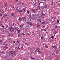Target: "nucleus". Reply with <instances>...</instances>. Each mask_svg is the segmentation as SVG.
<instances>
[{"label": "nucleus", "instance_id": "obj_56", "mask_svg": "<svg viewBox=\"0 0 60 60\" xmlns=\"http://www.w3.org/2000/svg\"><path fill=\"white\" fill-rule=\"evenodd\" d=\"M29 17L32 18V16H29Z\"/></svg>", "mask_w": 60, "mask_h": 60}, {"label": "nucleus", "instance_id": "obj_21", "mask_svg": "<svg viewBox=\"0 0 60 60\" xmlns=\"http://www.w3.org/2000/svg\"><path fill=\"white\" fill-rule=\"evenodd\" d=\"M1 53V54H4V51H2Z\"/></svg>", "mask_w": 60, "mask_h": 60}, {"label": "nucleus", "instance_id": "obj_35", "mask_svg": "<svg viewBox=\"0 0 60 60\" xmlns=\"http://www.w3.org/2000/svg\"><path fill=\"white\" fill-rule=\"evenodd\" d=\"M44 37L43 36L41 37V39H44Z\"/></svg>", "mask_w": 60, "mask_h": 60}, {"label": "nucleus", "instance_id": "obj_25", "mask_svg": "<svg viewBox=\"0 0 60 60\" xmlns=\"http://www.w3.org/2000/svg\"><path fill=\"white\" fill-rule=\"evenodd\" d=\"M31 58L32 59H33V60H34V59H35L34 58H33V57L32 56H31Z\"/></svg>", "mask_w": 60, "mask_h": 60}, {"label": "nucleus", "instance_id": "obj_61", "mask_svg": "<svg viewBox=\"0 0 60 60\" xmlns=\"http://www.w3.org/2000/svg\"><path fill=\"white\" fill-rule=\"evenodd\" d=\"M24 36L26 34V33H25V32H24Z\"/></svg>", "mask_w": 60, "mask_h": 60}, {"label": "nucleus", "instance_id": "obj_14", "mask_svg": "<svg viewBox=\"0 0 60 60\" xmlns=\"http://www.w3.org/2000/svg\"><path fill=\"white\" fill-rule=\"evenodd\" d=\"M44 8L45 9H47L48 8V6L47 5H45L44 6Z\"/></svg>", "mask_w": 60, "mask_h": 60}, {"label": "nucleus", "instance_id": "obj_16", "mask_svg": "<svg viewBox=\"0 0 60 60\" xmlns=\"http://www.w3.org/2000/svg\"><path fill=\"white\" fill-rule=\"evenodd\" d=\"M29 25L30 26H32V22H29Z\"/></svg>", "mask_w": 60, "mask_h": 60}, {"label": "nucleus", "instance_id": "obj_19", "mask_svg": "<svg viewBox=\"0 0 60 60\" xmlns=\"http://www.w3.org/2000/svg\"><path fill=\"white\" fill-rule=\"evenodd\" d=\"M42 31H45V32H46V30H45L44 28L43 29V30H42Z\"/></svg>", "mask_w": 60, "mask_h": 60}, {"label": "nucleus", "instance_id": "obj_10", "mask_svg": "<svg viewBox=\"0 0 60 60\" xmlns=\"http://www.w3.org/2000/svg\"><path fill=\"white\" fill-rule=\"evenodd\" d=\"M32 11L34 13H35V10H34V9L33 8L32 9Z\"/></svg>", "mask_w": 60, "mask_h": 60}, {"label": "nucleus", "instance_id": "obj_60", "mask_svg": "<svg viewBox=\"0 0 60 60\" xmlns=\"http://www.w3.org/2000/svg\"><path fill=\"white\" fill-rule=\"evenodd\" d=\"M9 40H12V39H11V38H10L9 39Z\"/></svg>", "mask_w": 60, "mask_h": 60}, {"label": "nucleus", "instance_id": "obj_64", "mask_svg": "<svg viewBox=\"0 0 60 60\" xmlns=\"http://www.w3.org/2000/svg\"><path fill=\"white\" fill-rule=\"evenodd\" d=\"M4 49V51H5L6 50V49Z\"/></svg>", "mask_w": 60, "mask_h": 60}, {"label": "nucleus", "instance_id": "obj_15", "mask_svg": "<svg viewBox=\"0 0 60 60\" xmlns=\"http://www.w3.org/2000/svg\"><path fill=\"white\" fill-rule=\"evenodd\" d=\"M54 27H55V28L56 29V28H57V27H58V26H57L56 25Z\"/></svg>", "mask_w": 60, "mask_h": 60}, {"label": "nucleus", "instance_id": "obj_48", "mask_svg": "<svg viewBox=\"0 0 60 60\" xmlns=\"http://www.w3.org/2000/svg\"><path fill=\"white\" fill-rule=\"evenodd\" d=\"M54 34L55 35L56 34V31H55L54 32Z\"/></svg>", "mask_w": 60, "mask_h": 60}, {"label": "nucleus", "instance_id": "obj_36", "mask_svg": "<svg viewBox=\"0 0 60 60\" xmlns=\"http://www.w3.org/2000/svg\"><path fill=\"white\" fill-rule=\"evenodd\" d=\"M27 12L28 14H29V11H28V10L27 11Z\"/></svg>", "mask_w": 60, "mask_h": 60}, {"label": "nucleus", "instance_id": "obj_2", "mask_svg": "<svg viewBox=\"0 0 60 60\" xmlns=\"http://www.w3.org/2000/svg\"><path fill=\"white\" fill-rule=\"evenodd\" d=\"M36 26L37 27H38V28H39V27H40V25H39V23H37L36 24Z\"/></svg>", "mask_w": 60, "mask_h": 60}, {"label": "nucleus", "instance_id": "obj_31", "mask_svg": "<svg viewBox=\"0 0 60 60\" xmlns=\"http://www.w3.org/2000/svg\"><path fill=\"white\" fill-rule=\"evenodd\" d=\"M13 55V53L12 51H11V54L10 55Z\"/></svg>", "mask_w": 60, "mask_h": 60}, {"label": "nucleus", "instance_id": "obj_49", "mask_svg": "<svg viewBox=\"0 0 60 60\" xmlns=\"http://www.w3.org/2000/svg\"><path fill=\"white\" fill-rule=\"evenodd\" d=\"M11 35H13L14 34H13V33L12 32L11 33Z\"/></svg>", "mask_w": 60, "mask_h": 60}, {"label": "nucleus", "instance_id": "obj_30", "mask_svg": "<svg viewBox=\"0 0 60 60\" xmlns=\"http://www.w3.org/2000/svg\"><path fill=\"white\" fill-rule=\"evenodd\" d=\"M5 44V43L4 42H3V45H4Z\"/></svg>", "mask_w": 60, "mask_h": 60}, {"label": "nucleus", "instance_id": "obj_46", "mask_svg": "<svg viewBox=\"0 0 60 60\" xmlns=\"http://www.w3.org/2000/svg\"><path fill=\"white\" fill-rule=\"evenodd\" d=\"M22 35H23V36H24V32L22 34Z\"/></svg>", "mask_w": 60, "mask_h": 60}, {"label": "nucleus", "instance_id": "obj_23", "mask_svg": "<svg viewBox=\"0 0 60 60\" xmlns=\"http://www.w3.org/2000/svg\"><path fill=\"white\" fill-rule=\"evenodd\" d=\"M36 0L35 1H34V2H33L34 4H33V5H35V4L34 3H35V2H36Z\"/></svg>", "mask_w": 60, "mask_h": 60}, {"label": "nucleus", "instance_id": "obj_13", "mask_svg": "<svg viewBox=\"0 0 60 60\" xmlns=\"http://www.w3.org/2000/svg\"><path fill=\"white\" fill-rule=\"evenodd\" d=\"M56 54H57V55H58V53H59V51H58V50H56Z\"/></svg>", "mask_w": 60, "mask_h": 60}, {"label": "nucleus", "instance_id": "obj_4", "mask_svg": "<svg viewBox=\"0 0 60 60\" xmlns=\"http://www.w3.org/2000/svg\"><path fill=\"white\" fill-rule=\"evenodd\" d=\"M22 11H23V10H20L18 11H17V12L19 13H20V12H21Z\"/></svg>", "mask_w": 60, "mask_h": 60}, {"label": "nucleus", "instance_id": "obj_62", "mask_svg": "<svg viewBox=\"0 0 60 60\" xmlns=\"http://www.w3.org/2000/svg\"><path fill=\"white\" fill-rule=\"evenodd\" d=\"M6 49H8V47H6Z\"/></svg>", "mask_w": 60, "mask_h": 60}, {"label": "nucleus", "instance_id": "obj_26", "mask_svg": "<svg viewBox=\"0 0 60 60\" xmlns=\"http://www.w3.org/2000/svg\"><path fill=\"white\" fill-rule=\"evenodd\" d=\"M2 13H3V12H0V15H2Z\"/></svg>", "mask_w": 60, "mask_h": 60}, {"label": "nucleus", "instance_id": "obj_17", "mask_svg": "<svg viewBox=\"0 0 60 60\" xmlns=\"http://www.w3.org/2000/svg\"><path fill=\"white\" fill-rule=\"evenodd\" d=\"M14 30H15L13 28L12 29V30L11 31V32H14Z\"/></svg>", "mask_w": 60, "mask_h": 60}, {"label": "nucleus", "instance_id": "obj_27", "mask_svg": "<svg viewBox=\"0 0 60 60\" xmlns=\"http://www.w3.org/2000/svg\"><path fill=\"white\" fill-rule=\"evenodd\" d=\"M12 26H11V27H10L9 28V29H12L13 28H12Z\"/></svg>", "mask_w": 60, "mask_h": 60}, {"label": "nucleus", "instance_id": "obj_22", "mask_svg": "<svg viewBox=\"0 0 60 60\" xmlns=\"http://www.w3.org/2000/svg\"><path fill=\"white\" fill-rule=\"evenodd\" d=\"M15 10H16L15 11H16V12H17V11H19V9L18 8H16L15 9Z\"/></svg>", "mask_w": 60, "mask_h": 60}, {"label": "nucleus", "instance_id": "obj_53", "mask_svg": "<svg viewBox=\"0 0 60 60\" xmlns=\"http://www.w3.org/2000/svg\"><path fill=\"white\" fill-rule=\"evenodd\" d=\"M15 1L16 2L18 1V0H15Z\"/></svg>", "mask_w": 60, "mask_h": 60}, {"label": "nucleus", "instance_id": "obj_20", "mask_svg": "<svg viewBox=\"0 0 60 60\" xmlns=\"http://www.w3.org/2000/svg\"><path fill=\"white\" fill-rule=\"evenodd\" d=\"M21 34H18V37H20V35Z\"/></svg>", "mask_w": 60, "mask_h": 60}, {"label": "nucleus", "instance_id": "obj_41", "mask_svg": "<svg viewBox=\"0 0 60 60\" xmlns=\"http://www.w3.org/2000/svg\"><path fill=\"white\" fill-rule=\"evenodd\" d=\"M11 8H14V7H13V5H11Z\"/></svg>", "mask_w": 60, "mask_h": 60}, {"label": "nucleus", "instance_id": "obj_63", "mask_svg": "<svg viewBox=\"0 0 60 60\" xmlns=\"http://www.w3.org/2000/svg\"><path fill=\"white\" fill-rule=\"evenodd\" d=\"M46 47L47 48H48V46L47 45L46 46Z\"/></svg>", "mask_w": 60, "mask_h": 60}, {"label": "nucleus", "instance_id": "obj_39", "mask_svg": "<svg viewBox=\"0 0 60 60\" xmlns=\"http://www.w3.org/2000/svg\"><path fill=\"white\" fill-rule=\"evenodd\" d=\"M57 23H59V20L57 19Z\"/></svg>", "mask_w": 60, "mask_h": 60}, {"label": "nucleus", "instance_id": "obj_50", "mask_svg": "<svg viewBox=\"0 0 60 60\" xmlns=\"http://www.w3.org/2000/svg\"><path fill=\"white\" fill-rule=\"evenodd\" d=\"M31 13H30L29 14V16H31Z\"/></svg>", "mask_w": 60, "mask_h": 60}, {"label": "nucleus", "instance_id": "obj_29", "mask_svg": "<svg viewBox=\"0 0 60 60\" xmlns=\"http://www.w3.org/2000/svg\"><path fill=\"white\" fill-rule=\"evenodd\" d=\"M36 50L37 51H38V50H39V49H38V48H37V49H36Z\"/></svg>", "mask_w": 60, "mask_h": 60}, {"label": "nucleus", "instance_id": "obj_6", "mask_svg": "<svg viewBox=\"0 0 60 60\" xmlns=\"http://www.w3.org/2000/svg\"><path fill=\"white\" fill-rule=\"evenodd\" d=\"M36 16V14H33L32 15V17H35Z\"/></svg>", "mask_w": 60, "mask_h": 60}, {"label": "nucleus", "instance_id": "obj_32", "mask_svg": "<svg viewBox=\"0 0 60 60\" xmlns=\"http://www.w3.org/2000/svg\"><path fill=\"white\" fill-rule=\"evenodd\" d=\"M53 59H52V58L51 57V58H50L49 59V60H52Z\"/></svg>", "mask_w": 60, "mask_h": 60}, {"label": "nucleus", "instance_id": "obj_3", "mask_svg": "<svg viewBox=\"0 0 60 60\" xmlns=\"http://www.w3.org/2000/svg\"><path fill=\"white\" fill-rule=\"evenodd\" d=\"M18 20L20 21H22V19L21 17H19V19Z\"/></svg>", "mask_w": 60, "mask_h": 60}, {"label": "nucleus", "instance_id": "obj_57", "mask_svg": "<svg viewBox=\"0 0 60 60\" xmlns=\"http://www.w3.org/2000/svg\"><path fill=\"white\" fill-rule=\"evenodd\" d=\"M16 29H17V28L16 27H15L14 28V29H15V30Z\"/></svg>", "mask_w": 60, "mask_h": 60}, {"label": "nucleus", "instance_id": "obj_40", "mask_svg": "<svg viewBox=\"0 0 60 60\" xmlns=\"http://www.w3.org/2000/svg\"><path fill=\"white\" fill-rule=\"evenodd\" d=\"M41 23L42 24H43V25H44V24L45 23V22H42Z\"/></svg>", "mask_w": 60, "mask_h": 60}, {"label": "nucleus", "instance_id": "obj_44", "mask_svg": "<svg viewBox=\"0 0 60 60\" xmlns=\"http://www.w3.org/2000/svg\"><path fill=\"white\" fill-rule=\"evenodd\" d=\"M22 48V49H23V46H22V47L21 48V49H22L21 48Z\"/></svg>", "mask_w": 60, "mask_h": 60}, {"label": "nucleus", "instance_id": "obj_12", "mask_svg": "<svg viewBox=\"0 0 60 60\" xmlns=\"http://www.w3.org/2000/svg\"><path fill=\"white\" fill-rule=\"evenodd\" d=\"M41 13H43V12L44 11V10H43V9H42L41 10Z\"/></svg>", "mask_w": 60, "mask_h": 60}, {"label": "nucleus", "instance_id": "obj_52", "mask_svg": "<svg viewBox=\"0 0 60 60\" xmlns=\"http://www.w3.org/2000/svg\"><path fill=\"white\" fill-rule=\"evenodd\" d=\"M5 47H4V49L5 48H6V46L5 45Z\"/></svg>", "mask_w": 60, "mask_h": 60}, {"label": "nucleus", "instance_id": "obj_24", "mask_svg": "<svg viewBox=\"0 0 60 60\" xmlns=\"http://www.w3.org/2000/svg\"><path fill=\"white\" fill-rule=\"evenodd\" d=\"M29 22H30L29 21H27L26 22L27 24H29Z\"/></svg>", "mask_w": 60, "mask_h": 60}, {"label": "nucleus", "instance_id": "obj_43", "mask_svg": "<svg viewBox=\"0 0 60 60\" xmlns=\"http://www.w3.org/2000/svg\"><path fill=\"white\" fill-rule=\"evenodd\" d=\"M12 52L14 54H15V51H12Z\"/></svg>", "mask_w": 60, "mask_h": 60}, {"label": "nucleus", "instance_id": "obj_45", "mask_svg": "<svg viewBox=\"0 0 60 60\" xmlns=\"http://www.w3.org/2000/svg\"><path fill=\"white\" fill-rule=\"evenodd\" d=\"M49 21H52V20L51 19H50V20H49Z\"/></svg>", "mask_w": 60, "mask_h": 60}, {"label": "nucleus", "instance_id": "obj_8", "mask_svg": "<svg viewBox=\"0 0 60 60\" xmlns=\"http://www.w3.org/2000/svg\"><path fill=\"white\" fill-rule=\"evenodd\" d=\"M40 5H39L38 6V8L37 9L39 10H40V9H41V8L40 7Z\"/></svg>", "mask_w": 60, "mask_h": 60}, {"label": "nucleus", "instance_id": "obj_38", "mask_svg": "<svg viewBox=\"0 0 60 60\" xmlns=\"http://www.w3.org/2000/svg\"><path fill=\"white\" fill-rule=\"evenodd\" d=\"M17 31L18 32V33H19V32H20V30H17Z\"/></svg>", "mask_w": 60, "mask_h": 60}, {"label": "nucleus", "instance_id": "obj_7", "mask_svg": "<svg viewBox=\"0 0 60 60\" xmlns=\"http://www.w3.org/2000/svg\"><path fill=\"white\" fill-rule=\"evenodd\" d=\"M24 26V23H22L21 24V25L20 26H19L20 27H23Z\"/></svg>", "mask_w": 60, "mask_h": 60}, {"label": "nucleus", "instance_id": "obj_9", "mask_svg": "<svg viewBox=\"0 0 60 60\" xmlns=\"http://www.w3.org/2000/svg\"><path fill=\"white\" fill-rule=\"evenodd\" d=\"M41 19H38V22H39V23H41Z\"/></svg>", "mask_w": 60, "mask_h": 60}, {"label": "nucleus", "instance_id": "obj_55", "mask_svg": "<svg viewBox=\"0 0 60 60\" xmlns=\"http://www.w3.org/2000/svg\"><path fill=\"white\" fill-rule=\"evenodd\" d=\"M51 19H54V17H52Z\"/></svg>", "mask_w": 60, "mask_h": 60}, {"label": "nucleus", "instance_id": "obj_5", "mask_svg": "<svg viewBox=\"0 0 60 60\" xmlns=\"http://www.w3.org/2000/svg\"><path fill=\"white\" fill-rule=\"evenodd\" d=\"M52 47L54 49H57V47L56 46H52Z\"/></svg>", "mask_w": 60, "mask_h": 60}, {"label": "nucleus", "instance_id": "obj_47", "mask_svg": "<svg viewBox=\"0 0 60 60\" xmlns=\"http://www.w3.org/2000/svg\"><path fill=\"white\" fill-rule=\"evenodd\" d=\"M22 10L23 11H26V9H23Z\"/></svg>", "mask_w": 60, "mask_h": 60}, {"label": "nucleus", "instance_id": "obj_51", "mask_svg": "<svg viewBox=\"0 0 60 60\" xmlns=\"http://www.w3.org/2000/svg\"><path fill=\"white\" fill-rule=\"evenodd\" d=\"M1 27H3V28H4V26H3V25L2 26H1Z\"/></svg>", "mask_w": 60, "mask_h": 60}, {"label": "nucleus", "instance_id": "obj_37", "mask_svg": "<svg viewBox=\"0 0 60 60\" xmlns=\"http://www.w3.org/2000/svg\"><path fill=\"white\" fill-rule=\"evenodd\" d=\"M51 38L52 39H54V36H52Z\"/></svg>", "mask_w": 60, "mask_h": 60}, {"label": "nucleus", "instance_id": "obj_11", "mask_svg": "<svg viewBox=\"0 0 60 60\" xmlns=\"http://www.w3.org/2000/svg\"><path fill=\"white\" fill-rule=\"evenodd\" d=\"M53 1H54L53 0H52V2L51 3V5H53L54 4V2H53Z\"/></svg>", "mask_w": 60, "mask_h": 60}, {"label": "nucleus", "instance_id": "obj_59", "mask_svg": "<svg viewBox=\"0 0 60 60\" xmlns=\"http://www.w3.org/2000/svg\"><path fill=\"white\" fill-rule=\"evenodd\" d=\"M2 29L0 28V31H2Z\"/></svg>", "mask_w": 60, "mask_h": 60}, {"label": "nucleus", "instance_id": "obj_1", "mask_svg": "<svg viewBox=\"0 0 60 60\" xmlns=\"http://www.w3.org/2000/svg\"><path fill=\"white\" fill-rule=\"evenodd\" d=\"M37 52H38V54L40 55L41 54H42V53L41 52V51H40L39 50H38V51H37Z\"/></svg>", "mask_w": 60, "mask_h": 60}, {"label": "nucleus", "instance_id": "obj_18", "mask_svg": "<svg viewBox=\"0 0 60 60\" xmlns=\"http://www.w3.org/2000/svg\"><path fill=\"white\" fill-rule=\"evenodd\" d=\"M11 51H9L8 52L9 54H10V55L11 54Z\"/></svg>", "mask_w": 60, "mask_h": 60}, {"label": "nucleus", "instance_id": "obj_54", "mask_svg": "<svg viewBox=\"0 0 60 60\" xmlns=\"http://www.w3.org/2000/svg\"><path fill=\"white\" fill-rule=\"evenodd\" d=\"M3 41L2 40H0V42H2Z\"/></svg>", "mask_w": 60, "mask_h": 60}, {"label": "nucleus", "instance_id": "obj_58", "mask_svg": "<svg viewBox=\"0 0 60 60\" xmlns=\"http://www.w3.org/2000/svg\"><path fill=\"white\" fill-rule=\"evenodd\" d=\"M2 8V7H1V6H0V9H1V8Z\"/></svg>", "mask_w": 60, "mask_h": 60}, {"label": "nucleus", "instance_id": "obj_33", "mask_svg": "<svg viewBox=\"0 0 60 60\" xmlns=\"http://www.w3.org/2000/svg\"><path fill=\"white\" fill-rule=\"evenodd\" d=\"M11 16H14V14H11Z\"/></svg>", "mask_w": 60, "mask_h": 60}, {"label": "nucleus", "instance_id": "obj_42", "mask_svg": "<svg viewBox=\"0 0 60 60\" xmlns=\"http://www.w3.org/2000/svg\"><path fill=\"white\" fill-rule=\"evenodd\" d=\"M7 16V14H5L4 16H6V17Z\"/></svg>", "mask_w": 60, "mask_h": 60}, {"label": "nucleus", "instance_id": "obj_28", "mask_svg": "<svg viewBox=\"0 0 60 60\" xmlns=\"http://www.w3.org/2000/svg\"><path fill=\"white\" fill-rule=\"evenodd\" d=\"M25 44L26 45H27V46H28V45H29V44L27 43H26Z\"/></svg>", "mask_w": 60, "mask_h": 60}, {"label": "nucleus", "instance_id": "obj_34", "mask_svg": "<svg viewBox=\"0 0 60 60\" xmlns=\"http://www.w3.org/2000/svg\"><path fill=\"white\" fill-rule=\"evenodd\" d=\"M42 15H43V16H44V15H45V14H44V13L43 12L42 14Z\"/></svg>", "mask_w": 60, "mask_h": 60}]
</instances>
